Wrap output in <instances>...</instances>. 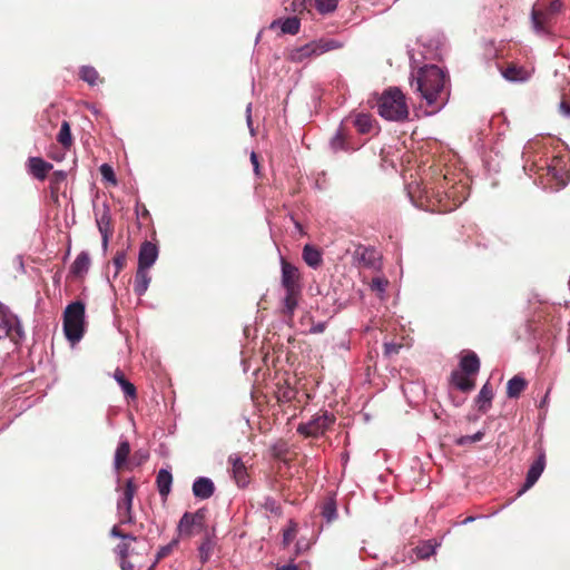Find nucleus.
<instances>
[{"label": "nucleus", "mask_w": 570, "mask_h": 570, "mask_svg": "<svg viewBox=\"0 0 570 570\" xmlns=\"http://www.w3.org/2000/svg\"><path fill=\"white\" fill-rule=\"evenodd\" d=\"M206 528V510L198 509L196 512H185L179 520L177 531L181 538H190Z\"/></svg>", "instance_id": "obj_8"}, {"label": "nucleus", "mask_w": 570, "mask_h": 570, "mask_svg": "<svg viewBox=\"0 0 570 570\" xmlns=\"http://www.w3.org/2000/svg\"><path fill=\"white\" fill-rule=\"evenodd\" d=\"M10 338V334L4 330V326L2 323H0V338Z\"/></svg>", "instance_id": "obj_54"}, {"label": "nucleus", "mask_w": 570, "mask_h": 570, "mask_svg": "<svg viewBox=\"0 0 570 570\" xmlns=\"http://www.w3.org/2000/svg\"><path fill=\"white\" fill-rule=\"evenodd\" d=\"M112 265L115 266V276H117L127 265V254L125 250H118L112 258Z\"/></svg>", "instance_id": "obj_39"}, {"label": "nucleus", "mask_w": 570, "mask_h": 570, "mask_svg": "<svg viewBox=\"0 0 570 570\" xmlns=\"http://www.w3.org/2000/svg\"><path fill=\"white\" fill-rule=\"evenodd\" d=\"M493 399V390L490 383H485L480 390L475 403L478 405L479 411L482 413H487L491 406V401Z\"/></svg>", "instance_id": "obj_22"}, {"label": "nucleus", "mask_w": 570, "mask_h": 570, "mask_svg": "<svg viewBox=\"0 0 570 570\" xmlns=\"http://www.w3.org/2000/svg\"><path fill=\"white\" fill-rule=\"evenodd\" d=\"M502 77L510 82H527L534 73V67L519 65L514 61L507 62L505 66L500 67Z\"/></svg>", "instance_id": "obj_11"}, {"label": "nucleus", "mask_w": 570, "mask_h": 570, "mask_svg": "<svg viewBox=\"0 0 570 570\" xmlns=\"http://www.w3.org/2000/svg\"><path fill=\"white\" fill-rule=\"evenodd\" d=\"M377 111L381 117L391 121H405L409 119V107L403 92L391 87L382 92L377 98Z\"/></svg>", "instance_id": "obj_3"}, {"label": "nucleus", "mask_w": 570, "mask_h": 570, "mask_svg": "<svg viewBox=\"0 0 570 570\" xmlns=\"http://www.w3.org/2000/svg\"><path fill=\"white\" fill-rule=\"evenodd\" d=\"M443 188H444V185L441 184L439 187H438V190L436 191H433L432 194V199L431 200V208H434L436 207V205H439V199H445V194H443Z\"/></svg>", "instance_id": "obj_45"}, {"label": "nucleus", "mask_w": 570, "mask_h": 570, "mask_svg": "<svg viewBox=\"0 0 570 570\" xmlns=\"http://www.w3.org/2000/svg\"><path fill=\"white\" fill-rule=\"evenodd\" d=\"M335 421L333 413L320 410L307 422L298 424L297 433L305 438H318L328 431Z\"/></svg>", "instance_id": "obj_7"}, {"label": "nucleus", "mask_w": 570, "mask_h": 570, "mask_svg": "<svg viewBox=\"0 0 570 570\" xmlns=\"http://www.w3.org/2000/svg\"><path fill=\"white\" fill-rule=\"evenodd\" d=\"M472 520H473V518H472V517H469V518H466V519L464 520V523H466V522H471Z\"/></svg>", "instance_id": "obj_60"}, {"label": "nucleus", "mask_w": 570, "mask_h": 570, "mask_svg": "<svg viewBox=\"0 0 570 570\" xmlns=\"http://www.w3.org/2000/svg\"><path fill=\"white\" fill-rule=\"evenodd\" d=\"M136 455H139V458H140L141 460L147 459V454H142V453H138V452H137V453H136Z\"/></svg>", "instance_id": "obj_59"}, {"label": "nucleus", "mask_w": 570, "mask_h": 570, "mask_svg": "<svg viewBox=\"0 0 570 570\" xmlns=\"http://www.w3.org/2000/svg\"><path fill=\"white\" fill-rule=\"evenodd\" d=\"M463 185H452L448 187L444 185L443 194H445V199H439V205L436 207L431 208L432 212L438 213H449L458 208L463 200L465 199V195Z\"/></svg>", "instance_id": "obj_9"}, {"label": "nucleus", "mask_w": 570, "mask_h": 570, "mask_svg": "<svg viewBox=\"0 0 570 570\" xmlns=\"http://www.w3.org/2000/svg\"><path fill=\"white\" fill-rule=\"evenodd\" d=\"M297 533L296 525L292 524L287 529L283 531V543L284 546L291 544V542L295 539Z\"/></svg>", "instance_id": "obj_44"}, {"label": "nucleus", "mask_w": 570, "mask_h": 570, "mask_svg": "<svg viewBox=\"0 0 570 570\" xmlns=\"http://www.w3.org/2000/svg\"><path fill=\"white\" fill-rule=\"evenodd\" d=\"M281 23V29L283 33L288 35H296L299 31L301 22L299 19L296 17H289L286 18L284 21H274L272 23V28L275 27V24Z\"/></svg>", "instance_id": "obj_32"}, {"label": "nucleus", "mask_w": 570, "mask_h": 570, "mask_svg": "<svg viewBox=\"0 0 570 570\" xmlns=\"http://www.w3.org/2000/svg\"><path fill=\"white\" fill-rule=\"evenodd\" d=\"M228 464L232 466L230 471L236 484L239 488H245L250 482L247 464L238 454H232L228 458Z\"/></svg>", "instance_id": "obj_12"}, {"label": "nucleus", "mask_w": 570, "mask_h": 570, "mask_svg": "<svg viewBox=\"0 0 570 570\" xmlns=\"http://www.w3.org/2000/svg\"><path fill=\"white\" fill-rule=\"evenodd\" d=\"M173 475L168 470L161 469L156 478L159 494L166 499L171 490Z\"/></svg>", "instance_id": "obj_23"}, {"label": "nucleus", "mask_w": 570, "mask_h": 570, "mask_svg": "<svg viewBox=\"0 0 570 570\" xmlns=\"http://www.w3.org/2000/svg\"><path fill=\"white\" fill-rule=\"evenodd\" d=\"M214 482L208 478L200 476L196 479L193 484L194 495L202 500L210 498L214 494Z\"/></svg>", "instance_id": "obj_20"}, {"label": "nucleus", "mask_w": 570, "mask_h": 570, "mask_svg": "<svg viewBox=\"0 0 570 570\" xmlns=\"http://www.w3.org/2000/svg\"><path fill=\"white\" fill-rule=\"evenodd\" d=\"M342 45L337 40L320 39L292 49L287 58L293 62L299 63L312 57H318L327 51L340 49Z\"/></svg>", "instance_id": "obj_6"}, {"label": "nucleus", "mask_w": 570, "mask_h": 570, "mask_svg": "<svg viewBox=\"0 0 570 570\" xmlns=\"http://www.w3.org/2000/svg\"><path fill=\"white\" fill-rule=\"evenodd\" d=\"M449 383L462 393H470L475 389V377H472L459 370L452 371Z\"/></svg>", "instance_id": "obj_14"}, {"label": "nucleus", "mask_w": 570, "mask_h": 570, "mask_svg": "<svg viewBox=\"0 0 570 570\" xmlns=\"http://www.w3.org/2000/svg\"><path fill=\"white\" fill-rule=\"evenodd\" d=\"M120 567L122 570H134V564L129 562L127 559H121Z\"/></svg>", "instance_id": "obj_53"}, {"label": "nucleus", "mask_w": 570, "mask_h": 570, "mask_svg": "<svg viewBox=\"0 0 570 570\" xmlns=\"http://www.w3.org/2000/svg\"><path fill=\"white\" fill-rule=\"evenodd\" d=\"M99 170L104 179L112 183L114 185L117 184L116 175L111 166H109L108 164H102Z\"/></svg>", "instance_id": "obj_43"}, {"label": "nucleus", "mask_w": 570, "mask_h": 570, "mask_svg": "<svg viewBox=\"0 0 570 570\" xmlns=\"http://www.w3.org/2000/svg\"><path fill=\"white\" fill-rule=\"evenodd\" d=\"M28 169L35 178L43 180L52 169V165L40 157H30L28 159Z\"/></svg>", "instance_id": "obj_18"}, {"label": "nucleus", "mask_w": 570, "mask_h": 570, "mask_svg": "<svg viewBox=\"0 0 570 570\" xmlns=\"http://www.w3.org/2000/svg\"><path fill=\"white\" fill-rule=\"evenodd\" d=\"M214 547H215V542L208 535L206 538H204V540L202 541V543L198 548L199 559L203 564H205L206 562L209 561L213 550H214Z\"/></svg>", "instance_id": "obj_34"}, {"label": "nucleus", "mask_w": 570, "mask_h": 570, "mask_svg": "<svg viewBox=\"0 0 570 570\" xmlns=\"http://www.w3.org/2000/svg\"><path fill=\"white\" fill-rule=\"evenodd\" d=\"M386 285H387V281L380 278V277L373 278L372 283H371L372 289L377 291V292H384Z\"/></svg>", "instance_id": "obj_47"}, {"label": "nucleus", "mask_w": 570, "mask_h": 570, "mask_svg": "<svg viewBox=\"0 0 570 570\" xmlns=\"http://www.w3.org/2000/svg\"><path fill=\"white\" fill-rule=\"evenodd\" d=\"M282 285L286 292L283 299V313L292 318L302 294L301 273L296 266L284 258H282Z\"/></svg>", "instance_id": "obj_4"}, {"label": "nucleus", "mask_w": 570, "mask_h": 570, "mask_svg": "<svg viewBox=\"0 0 570 570\" xmlns=\"http://www.w3.org/2000/svg\"><path fill=\"white\" fill-rule=\"evenodd\" d=\"M483 438H484V432H483V431H478V432H476V433H474L473 435H463V436H460V438L455 441V443H456V445L464 446V445L470 444V443L479 442V441H481Z\"/></svg>", "instance_id": "obj_41"}, {"label": "nucleus", "mask_w": 570, "mask_h": 570, "mask_svg": "<svg viewBox=\"0 0 570 570\" xmlns=\"http://www.w3.org/2000/svg\"><path fill=\"white\" fill-rule=\"evenodd\" d=\"M158 257V248L151 242H144L139 248L138 267L150 268Z\"/></svg>", "instance_id": "obj_16"}, {"label": "nucleus", "mask_w": 570, "mask_h": 570, "mask_svg": "<svg viewBox=\"0 0 570 570\" xmlns=\"http://www.w3.org/2000/svg\"><path fill=\"white\" fill-rule=\"evenodd\" d=\"M178 544V539H174L170 543H168L167 546H164L160 548V550L158 551V558H165L167 557L174 549V547H176Z\"/></svg>", "instance_id": "obj_46"}, {"label": "nucleus", "mask_w": 570, "mask_h": 570, "mask_svg": "<svg viewBox=\"0 0 570 570\" xmlns=\"http://www.w3.org/2000/svg\"><path fill=\"white\" fill-rule=\"evenodd\" d=\"M367 253V249H364V253L362 254V259H365V254Z\"/></svg>", "instance_id": "obj_61"}, {"label": "nucleus", "mask_w": 570, "mask_h": 570, "mask_svg": "<svg viewBox=\"0 0 570 570\" xmlns=\"http://www.w3.org/2000/svg\"><path fill=\"white\" fill-rule=\"evenodd\" d=\"M303 259L308 266L316 268L322 264V254L312 245H305L303 248Z\"/></svg>", "instance_id": "obj_30"}, {"label": "nucleus", "mask_w": 570, "mask_h": 570, "mask_svg": "<svg viewBox=\"0 0 570 570\" xmlns=\"http://www.w3.org/2000/svg\"><path fill=\"white\" fill-rule=\"evenodd\" d=\"M337 7V0H315V8L322 14L333 12Z\"/></svg>", "instance_id": "obj_38"}, {"label": "nucleus", "mask_w": 570, "mask_h": 570, "mask_svg": "<svg viewBox=\"0 0 570 570\" xmlns=\"http://www.w3.org/2000/svg\"><path fill=\"white\" fill-rule=\"evenodd\" d=\"M445 75L438 66L422 68L416 78V89L429 106L440 108L445 104Z\"/></svg>", "instance_id": "obj_1"}, {"label": "nucleus", "mask_w": 570, "mask_h": 570, "mask_svg": "<svg viewBox=\"0 0 570 570\" xmlns=\"http://www.w3.org/2000/svg\"><path fill=\"white\" fill-rule=\"evenodd\" d=\"M321 514L328 523L336 520L337 507H336V501L332 497L326 498L321 503Z\"/></svg>", "instance_id": "obj_29"}, {"label": "nucleus", "mask_w": 570, "mask_h": 570, "mask_svg": "<svg viewBox=\"0 0 570 570\" xmlns=\"http://www.w3.org/2000/svg\"><path fill=\"white\" fill-rule=\"evenodd\" d=\"M562 9L563 2L561 0H538L531 11V23L534 32L539 36L552 35V27Z\"/></svg>", "instance_id": "obj_2"}, {"label": "nucleus", "mask_w": 570, "mask_h": 570, "mask_svg": "<svg viewBox=\"0 0 570 570\" xmlns=\"http://www.w3.org/2000/svg\"><path fill=\"white\" fill-rule=\"evenodd\" d=\"M79 77L91 87L104 83V78L91 66H82L79 70Z\"/></svg>", "instance_id": "obj_28"}, {"label": "nucleus", "mask_w": 570, "mask_h": 570, "mask_svg": "<svg viewBox=\"0 0 570 570\" xmlns=\"http://www.w3.org/2000/svg\"><path fill=\"white\" fill-rule=\"evenodd\" d=\"M90 257L86 252H81L72 263L70 271L76 277H82L89 269Z\"/></svg>", "instance_id": "obj_26"}, {"label": "nucleus", "mask_w": 570, "mask_h": 570, "mask_svg": "<svg viewBox=\"0 0 570 570\" xmlns=\"http://www.w3.org/2000/svg\"><path fill=\"white\" fill-rule=\"evenodd\" d=\"M250 163L253 164L255 174L258 175L259 174L258 156L254 151L250 154Z\"/></svg>", "instance_id": "obj_52"}, {"label": "nucleus", "mask_w": 570, "mask_h": 570, "mask_svg": "<svg viewBox=\"0 0 570 570\" xmlns=\"http://www.w3.org/2000/svg\"><path fill=\"white\" fill-rule=\"evenodd\" d=\"M86 307L81 301L70 303L63 312V332L71 343H78L85 334Z\"/></svg>", "instance_id": "obj_5"}, {"label": "nucleus", "mask_w": 570, "mask_h": 570, "mask_svg": "<svg viewBox=\"0 0 570 570\" xmlns=\"http://www.w3.org/2000/svg\"><path fill=\"white\" fill-rule=\"evenodd\" d=\"M67 179V174L62 170H57L50 177V189L52 194H57L60 190V185Z\"/></svg>", "instance_id": "obj_37"}, {"label": "nucleus", "mask_w": 570, "mask_h": 570, "mask_svg": "<svg viewBox=\"0 0 570 570\" xmlns=\"http://www.w3.org/2000/svg\"><path fill=\"white\" fill-rule=\"evenodd\" d=\"M137 491V485L135 484L132 479L127 480L122 498L118 501L117 509L120 517L121 523H131L134 522L132 515V500Z\"/></svg>", "instance_id": "obj_10"}, {"label": "nucleus", "mask_w": 570, "mask_h": 570, "mask_svg": "<svg viewBox=\"0 0 570 570\" xmlns=\"http://www.w3.org/2000/svg\"><path fill=\"white\" fill-rule=\"evenodd\" d=\"M148 269L149 268L137 267L135 281H134V292L138 296L144 295L150 284L151 277L148 273Z\"/></svg>", "instance_id": "obj_21"}, {"label": "nucleus", "mask_w": 570, "mask_h": 570, "mask_svg": "<svg viewBox=\"0 0 570 570\" xmlns=\"http://www.w3.org/2000/svg\"><path fill=\"white\" fill-rule=\"evenodd\" d=\"M295 227L297 228V230L299 233H303V227H302V225L298 222H295Z\"/></svg>", "instance_id": "obj_57"}, {"label": "nucleus", "mask_w": 570, "mask_h": 570, "mask_svg": "<svg viewBox=\"0 0 570 570\" xmlns=\"http://www.w3.org/2000/svg\"><path fill=\"white\" fill-rule=\"evenodd\" d=\"M295 390L289 386L282 387L277 392V400L279 402H291L295 397Z\"/></svg>", "instance_id": "obj_42"}, {"label": "nucleus", "mask_w": 570, "mask_h": 570, "mask_svg": "<svg viewBox=\"0 0 570 570\" xmlns=\"http://www.w3.org/2000/svg\"><path fill=\"white\" fill-rule=\"evenodd\" d=\"M435 551V547L431 542H424L415 548L416 557L419 559H428Z\"/></svg>", "instance_id": "obj_40"}, {"label": "nucleus", "mask_w": 570, "mask_h": 570, "mask_svg": "<svg viewBox=\"0 0 570 570\" xmlns=\"http://www.w3.org/2000/svg\"><path fill=\"white\" fill-rule=\"evenodd\" d=\"M114 377L117 381V383L121 386L122 392L127 399L135 400L137 397L136 386L126 379L121 370L117 368L114 373Z\"/></svg>", "instance_id": "obj_27"}, {"label": "nucleus", "mask_w": 570, "mask_h": 570, "mask_svg": "<svg viewBox=\"0 0 570 570\" xmlns=\"http://www.w3.org/2000/svg\"><path fill=\"white\" fill-rule=\"evenodd\" d=\"M546 468V454L544 452H540L538 458L533 461L530 469L528 470L525 482L522 489L519 491V495L529 490L534 485V483L539 480Z\"/></svg>", "instance_id": "obj_13"}, {"label": "nucleus", "mask_w": 570, "mask_h": 570, "mask_svg": "<svg viewBox=\"0 0 570 570\" xmlns=\"http://www.w3.org/2000/svg\"><path fill=\"white\" fill-rule=\"evenodd\" d=\"M401 348V345L392 344V343H385L384 344V353L387 356H391L393 354H397Z\"/></svg>", "instance_id": "obj_50"}, {"label": "nucleus", "mask_w": 570, "mask_h": 570, "mask_svg": "<svg viewBox=\"0 0 570 570\" xmlns=\"http://www.w3.org/2000/svg\"><path fill=\"white\" fill-rule=\"evenodd\" d=\"M97 227L101 235V246L104 250H107L109 238L114 233L112 219L108 209H105L99 217L96 219Z\"/></svg>", "instance_id": "obj_15"}, {"label": "nucleus", "mask_w": 570, "mask_h": 570, "mask_svg": "<svg viewBox=\"0 0 570 570\" xmlns=\"http://www.w3.org/2000/svg\"><path fill=\"white\" fill-rule=\"evenodd\" d=\"M458 370L472 377H475L480 371V360L478 355L474 352H468L464 354L460 360Z\"/></svg>", "instance_id": "obj_19"}, {"label": "nucleus", "mask_w": 570, "mask_h": 570, "mask_svg": "<svg viewBox=\"0 0 570 570\" xmlns=\"http://www.w3.org/2000/svg\"><path fill=\"white\" fill-rule=\"evenodd\" d=\"M373 118L367 114H358L354 119V126L360 134H368L373 128Z\"/></svg>", "instance_id": "obj_33"}, {"label": "nucleus", "mask_w": 570, "mask_h": 570, "mask_svg": "<svg viewBox=\"0 0 570 570\" xmlns=\"http://www.w3.org/2000/svg\"><path fill=\"white\" fill-rule=\"evenodd\" d=\"M324 331V324H318L315 328H314V332L316 333H321Z\"/></svg>", "instance_id": "obj_56"}, {"label": "nucleus", "mask_w": 570, "mask_h": 570, "mask_svg": "<svg viewBox=\"0 0 570 570\" xmlns=\"http://www.w3.org/2000/svg\"><path fill=\"white\" fill-rule=\"evenodd\" d=\"M57 141L65 148L69 149L73 144L70 125L67 120H63L60 130L57 135Z\"/></svg>", "instance_id": "obj_31"}, {"label": "nucleus", "mask_w": 570, "mask_h": 570, "mask_svg": "<svg viewBox=\"0 0 570 570\" xmlns=\"http://www.w3.org/2000/svg\"><path fill=\"white\" fill-rule=\"evenodd\" d=\"M129 543L127 542H122V543H119L116 548L118 554L120 556V559H127L128 557V553H129Z\"/></svg>", "instance_id": "obj_49"}, {"label": "nucleus", "mask_w": 570, "mask_h": 570, "mask_svg": "<svg viewBox=\"0 0 570 570\" xmlns=\"http://www.w3.org/2000/svg\"><path fill=\"white\" fill-rule=\"evenodd\" d=\"M277 570H298V568L295 564H287V566L279 567Z\"/></svg>", "instance_id": "obj_55"}, {"label": "nucleus", "mask_w": 570, "mask_h": 570, "mask_svg": "<svg viewBox=\"0 0 570 570\" xmlns=\"http://www.w3.org/2000/svg\"><path fill=\"white\" fill-rule=\"evenodd\" d=\"M528 386V382L520 375H514L507 383V396L509 399H517Z\"/></svg>", "instance_id": "obj_24"}, {"label": "nucleus", "mask_w": 570, "mask_h": 570, "mask_svg": "<svg viewBox=\"0 0 570 570\" xmlns=\"http://www.w3.org/2000/svg\"><path fill=\"white\" fill-rule=\"evenodd\" d=\"M111 535L112 537H118V538H121V539H128V540H131V541L136 540V537H134L132 534L124 533L122 531L119 530V528L117 525H115L111 529Z\"/></svg>", "instance_id": "obj_48"}, {"label": "nucleus", "mask_w": 570, "mask_h": 570, "mask_svg": "<svg viewBox=\"0 0 570 570\" xmlns=\"http://www.w3.org/2000/svg\"><path fill=\"white\" fill-rule=\"evenodd\" d=\"M549 170L552 173L553 177H557V170L554 167H549Z\"/></svg>", "instance_id": "obj_58"}, {"label": "nucleus", "mask_w": 570, "mask_h": 570, "mask_svg": "<svg viewBox=\"0 0 570 570\" xmlns=\"http://www.w3.org/2000/svg\"><path fill=\"white\" fill-rule=\"evenodd\" d=\"M0 323L3 324L4 330L8 332V334H10L11 342L18 344L22 340L23 331L16 315L3 314L1 316Z\"/></svg>", "instance_id": "obj_17"}, {"label": "nucleus", "mask_w": 570, "mask_h": 570, "mask_svg": "<svg viewBox=\"0 0 570 570\" xmlns=\"http://www.w3.org/2000/svg\"><path fill=\"white\" fill-rule=\"evenodd\" d=\"M331 145H332V148L335 150V151H338V150H350L352 149L351 147H348L347 145V141H346V135L344 132V130L342 128H340L336 132V135L333 137L332 141H331Z\"/></svg>", "instance_id": "obj_35"}, {"label": "nucleus", "mask_w": 570, "mask_h": 570, "mask_svg": "<svg viewBox=\"0 0 570 570\" xmlns=\"http://www.w3.org/2000/svg\"><path fill=\"white\" fill-rule=\"evenodd\" d=\"M271 453L276 460L287 461L288 446L284 441H278L271 448Z\"/></svg>", "instance_id": "obj_36"}, {"label": "nucleus", "mask_w": 570, "mask_h": 570, "mask_svg": "<svg viewBox=\"0 0 570 570\" xmlns=\"http://www.w3.org/2000/svg\"><path fill=\"white\" fill-rule=\"evenodd\" d=\"M560 110L563 115L570 116V100L562 99L560 102Z\"/></svg>", "instance_id": "obj_51"}, {"label": "nucleus", "mask_w": 570, "mask_h": 570, "mask_svg": "<svg viewBox=\"0 0 570 570\" xmlns=\"http://www.w3.org/2000/svg\"><path fill=\"white\" fill-rule=\"evenodd\" d=\"M129 454H130V444L128 441H121L117 449H116V452H115V462H114V465H115V469L117 471H121L127 461H128V458H129Z\"/></svg>", "instance_id": "obj_25"}]
</instances>
